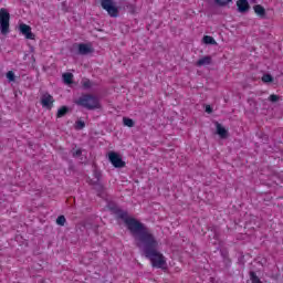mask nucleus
Here are the masks:
<instances>
[{
	"mask_svg": "<svg viewBox=\"0 0 283 283\" xmlns=\"http://www.w3.org/2000/svg\"><path fill=\"white\" fill-rule=\"evenodd\" d=\"M269 101H271V103H277V101H280V96L272 94L270 95Z\"/></svg>",
	"mask_w": 283,
	"mask_h": 283,
	"instance_id": "23",
	"label": "nucleus"
},
{
	"mask_svg": "<svg viewBox=\"0 0 283 283\" xmlns=\"http://www.w3.org/2000/svg\"><path fill=\"white\" fill-rule=\"evenodd\" d=\"M69 112H70V108L67 106H62L61 108H59L56 117L63 118V116H65Z\"/></svg>",
	"mask_w": 283,
	"mask_h": 283,
	"instance_id": "15",
	"label": "nucleus"
},
{
	"mask_svg": "<svg viewBox=\"0 0 283 283\" xmlns=\"http://www.w3.org/2000/svg\"><path fill=\"white\" fill-rule=\"evenodd\" d=\"M41 105H42V107H45L46 109H52V107H54V97L52 95L45 93L41 97Z\"/></svg>",
	"mask_w": 283,
	"mask_h": 283,
	"instance_id": "6",
	"label": "nucleus"
},
{
	"mask_svg": "<svg viewBox=\"0 0 283 283\" xmlns=\"http://www.w3.org/2000/svg\"><path fill=\"white\" fill-rule=\"evenodd\" d=\"M237 8H238V11L241 12V14H244L249 12V10L251 9V6H249V1L247 0H238Z\"/></svg>",
	"mask_w": 283,
	"mask_h": 283,
	"instance_id": "9",
	"label": "nucleus"
},
{
	"mask_svg": "<svg viewBox=\"0 0 283 283\" xmlns=\"http://www.w3.org/2000/svg\"><path fill=\"white\" fill-rule=\"evenodd\" d=\"M101 6L103 10H106V12H108L109 17H118V8L114 6V0H102Z\"/></svg>",
	"mask_w": 283,
	"mask_h": 283,
	"instance_id": "5",
	"label": "nucleus"
},
{
	"mask_svg": "<svg viewBox=\"0 0 283 283\" xmlns=\"http://www.w3.org/2000/svg\"><path fill=\"white\" fill-rule=\"evenodd\" d=\"M82 86L84 90H92V87H94V83H92L90 80H83Z\"/></svg>",
	"mask_w": 283,
	"mask_h": 283,
	"instance_id": "17",
	"label": "nucleus"
},
{
	"mask_svg": "<svg viewBox=\"0 0 283 283\" xmlns=\"http://www.w3.org/2000/svg\"><path fill=\"white\" fill-rule=\"evenodd\" d=\"M108 160L116 169H123V167H125V161L123 160V157H120V155L116 151L108 153Z\"/></svg>",
	"mask_w": 283,
	"mask_h": 283,
	"instance_id": "4",
	"label": "nucleus"
},
{
	"mask_svg": "<svg viewBox=\"0 0 283 283\" xmlns=\"http://www.w3.org/2000/svg\"><path fill=\"white\" fill-rule=\"evenodd\" d=\"M262 81H263V83H273V75H271V74H264V75L262 76Z\"/></svg>",
	"mask_w": 283,
	"mask_h": 283,
	"instance_id": "21",
	"label": "nucleus"
},
{
	"mask_svg": "<svg viewBox=\"0 0 283 283\" xmlns=\"http://www.w3.org/2000/svg\"><path fill=\"white\" fill-rule=\"evenodd\" d=\"M211 63H212L211 56H210V55H207V56H203L202 59L198 60V61L196 62V66H197V67H202V66H205V65H211Z\"/></svg>",
	"mask_w": 283,
	"mask_h": 283,
	"instance_id": "12",
	"label": "nucleus"
},
{
	"mask_svg": "<svg viewBox=\"0 0 283 283\" xmlns=\"http://www.w3.org/2000/svg\"><path fill=\"white\" fill-rule=\"evenodd\" d=\"M203 43H206V45H218V42H216V39H213V36H210V35L203 36Z\"/></svg>",
	"mask_w": 283,
	"mask_h": 283,
	"instance_id": "14",
	"label": "nucleus"
},
{
	"mask_svg": "<svg viewBox=\"0 0 283 283\" xmlns=\"http://www.w3.org/2000/svg\"><path fill=\"white\" fill-rule=\"evenodd\" d=\"M85 128V122L77 120L76 122V129H84Z\"/></svg>",
	"mask_w": 283,
	"mask_h": 283,
	"instance_id": "24",
	"label": "nucleus"
},
{
	"mask_svg": "<svg viewBox=\"0 0 283 283\" xmlns=\"http://www.w3.org/2000/svg\"><path fill=\"white\" fill-rule=\"evenodd\" d=\"M75 105L78 107H84V109H88L90 112L94 109H101V99L96 97V95L92 94H83L77 99L74 101Z\"/></svg>",
	"mask_w": 283,
	"mask_h": 283,
	"instance_id": "2",
	"label": "nucleus"
},
{
	"mask_svg": "<svg viewBox=\"0 0 283 283\" xmlns=\"http://www.w3.org/2000/svg\"><path fill=\"white\" fill-rule=\"evenodd\" d=\"M123 123L126 127H134V125H135L134 119L128 118V117H124Z\"/></svg>",
	"mask_w": 283,
	"mask_h": 283,
	"instance_id": "18",
	"label": "nucleus"
},
{
	"mask_svg": "<svg viewBox=\"0 0 283 283\" xmlns=\"http://www.w3.org/2000/svg\"><path fill=\"white\" fill-rule=\"evenodd\" d=\"M63 81L66 85H71L72 78H74V75L72 73H64L63 75Z\"/></svg>",
	"mask_w": 283,
	"mask_h": 283,
	"instance_id": "16",
	"label": "nucleus"
},
{
	"mask_svg": "<svg viewBox=\"0 0 283 283\" xmlns=\"http://www.w3.org/2000/svg\"><path fill=\"white\" fill-rule=\"evenodd\" d=\"M253 10L255 14H258V17H261V19H264V17H266V9H264V7H262L261 4L254 6Z\"/></svg>",
	"mask_w": 283,
	"mask_h": 283,
	"instance_id": "13",
	"label": "nucleus"
},
{
	"mask_svg": "<svg viewBox=\"0 0 283 283\" xmlns=\"http://www.w3.org/2000/svg\"><path fill=\"white\" fill-rule=\"evenodd\" d=\"M206 112H207V114H212L213 113V108H211L210 105H207L206 106Z\"/></svg>",
	"mask_w": 283,
	"mask_h": 283,
	"instance_id": "27",
	"label": "nucleus"
},
{
	"mask_svg": "<svg viewBox=\"0 0 283 283\" xmlns=\"http://www.w3.org/2000/svg\"><path fill=\"white\" fill-rule=\"evenodd\" d=\"M231 1L232 0H214L217 6H220L221 8H223L224 6H229V3H231Z\"/></svg>",
	"mask_w": 283,
	"mask_h": 283,
	"instance_id": "20",
	"label": "nucleus"
},
{
	"mask_svg": "<svg viewBox=\"0 0 283 283\" xmlns=\"http://www.w3.org/2000/svg\"><path fill=\"white\" fill-rule=\"evenodd\" d=\"M217 134L220 138H229V130L222 126V124L216 122Z\"/></svg>",
	"mask_w": 283,
	"mask_h": 283,
	"instance_id": "11",
	"label": "nucleus"
},
{
	"mask_svg": "<svg viewBox=\"0 0 283 283\" xmlns=\"http://www.w3.org/2000/svg\"><path fill=\"white\" fill-rule=\"evenodd\" d=\"M83 154V151L81 149H77L73 153V156H75V158H78V156H81Z\"/></svg>",
	"mask_w": 283,
	"mask_h": 283,
	"instance_id": "26",
	"label": "nucleus"
},
{
	"mask_svg": "<svg viewBox=\"0 0 283 283\" xmlns=\"http://www.w3.org/2000/svg\"><path fill=\"white\" fill-rule=\"evenodd\" d=\"M88 185H91V187H93V189L96 191L97 196H102L103 193H105V186L103 185L102 181H94L93 179H91L88 181Z\"/></svg>",
	"mask_w": 283,
	"mask_h": 283,
	"instance_id": "8",
	"label": "nucleus"
},
{
	"mask_svg": "<svg viewBox=\"0 0 283 283\" xmlns=\"http://www.w3.org/2000/svg\"><path fill=\"white\" fill-rule=\"evenodd\" d=\"M65 222H66L65 216L57 217L56 224H59V227H65Z\"/></svg>",
	"mask_w": 283,
	"mask_h": 283,
	"instance_id": "19",
	"label": "nucleus"
},
{
	"mask_svg": "<svg viewBox=\"0 0 283 283\" xmlns=\"http://www.w3.org/2000/svg\"><path fill=\"white\" fill-rule=\"evenodd\" d=\"M21 34L25 35V39L33 41L34 33H32V28L25 23L20 24L19 27Z\"/></svg>",
	"mask_w": 283,
	"mask_h": 283,
	"instance_id": "7",
	"label": "nucleus"
},
{
	"mask_svg": "<svg viewBox=\"0 0 283 283\" xmlns=\"http://www.w3.org/2000/svg\"><path fill=\"white\" fill-rule=\"evenodd\" d=\"M94 52V49L90 44L81 43L78 44V54H82V56H85L87 54H92Z\"/></svg>",
	"mask_w": 283,
	"mask_h": 283,
	"instance_id": "10",
	"label": "nucleus"
},
{
	"mask_svg": "<svg viewBox=\"0 0 283 283\" xmlns=\"http://www.w3.org/2000/svg\"><path fill=\"white\" fill-rule=\"evenodd\" d=\"M7 78H8V81L13 82L14 81V72L9 71L7 73Z\"/></svg>",
	"mask_w": 283,
	"mask_h": 283,
	"instance_id": "25",
	"label": "nucleus"
},
{
	"mask_svg": "<svg viewBox=\"0 0 283 283\" xmlns=\"http://www.w3.org/2000/svg\"><path fill=\"white\" fill-rule=\"evenodd\" d=\"M93 176L96 179V180H94V182H101V178H103V175L101 174V171L95 169L93 172Z\"/></svg>",
	"mask_w": 283,
	"mask_h": 283,
	"instance_id": "22",
	"label": "nucleus"
},
{
	"mask_svg": "<svg viewBox=\"0 0 283 283\" xmlns=\"http://www.w3.org/2000/svg\"><path fill=\"white\" fill-rule=\"evenodd\" d=\"M108 209L119 218V220H124L136 242V247L140 249L145 258L151 262V266H154V269H165V266H167V260L165 255L158 251V240L156 235L151 233V230H149L145 223L127 217V211L120 210L116 205H109Z\"/></svg>",
	"mask_w": 283,
	"mask_h": 283,
	"instance_id": "1",
	"label": "nucleus"
},
{
	"mask_svg": "<svg viewBox=\"0 0 283 283\" xmlns=\"http://www.w3.org/2000/svg\"><path fill=\"white\" fill-rule=\"evenodd\" d=\"M0 31L4 36L10 34V12L6 8L0 9Z\"/></svg>",
	"mask_w": 283,
	"mask_h": 283,
	"instance_id": "3",
	"label": "nucleus"
}]
</instances>
